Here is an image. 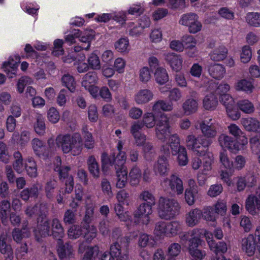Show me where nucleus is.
I'll return each mask as SVG.
<instances>
[{
	"instance_id": "22",
	"label": "nucleus",
	"mask_w": 260,
	"mask_h": 260,
	"mask_svg": "<svg viewBox=\"0 0 260 260\" xmlns=\"http://www.w3.org/2000/svg\"><path fill=\"white\" fill-rule=\"evenodd\" d=\"M212 119L208 118L200 123V127L203 135L207 138H214L217 134V127Z\"/></svg>"
},
{
	"instance_id": "43",
	"label": "nucleus",
	"mask_w": 260,
	"mask_h": 260,
	"mask_svg": "<svg viewBox=\"0 0 260 260\" xmlns=\"http://www.w3.org/2000/svg\"><path fill=\"white\" fill-rule=\"evenodd\" d=\"M228 49L224 46H220L211 52L210 56L211 59L216 61H219L224 59L228 54Z\"/></svg>"
},
{
	"instance_id": "23",
	"label": "nucleus",
	"mask_w": 260,
	"mask_h": 260,
	"mask_svg": "<svg viewBox=\"0 0 260 260\" xmlns=\"http://www.w3.org/2000/svg\"><path fill=\"white\" fill-rule=\"evenodd\" d=\"M30 139V133L28 131H22L20 136L18 132H14L10 143L13 146H19L20 148L22 149L25 147L29 142Z\"/></svg>"
},
{
	"instance_id": "10",
	"label": "nucleus",
	"mask_w": 260,
	"mask_h": 260,
	"mask_svg": "<svg viewBox=\"0 0 260 260\" xmlns=\"http://www.w3.org/2000/svg\"><path fill=\"white\" fill-rule=\"evenodd\" d=\"M14 157L15 160L13 167L16 172L20 173L25 170L29 177L35 178L37 176V165L33 157H28L24 162L22 155L19 151L14 153Z\"/></svg>"
},
{
	"instance_id": "31",
	"label": "nucleus",
	"mask_w": 260,
	"mask_h": 260,
	"mask_svg": "<svg viewBox=\"0 0 260 260\" xmlns=\"http://www.w3.org/2000/svg\"><path fill=\"white\" fill-rule=\"evenodd\" d=\"M230 89V86L225 83L219 85L215 90V93L219 96L220 102L225 106V108L228 106H230V101L228 99V96H231L229 94L227 93Z\"/></svg>"
},
{
	"instance_id": "48",
	"label": "nucleus",
	"mask_w": 260,
	"mask_h": 260,
	"mask_svg": "<svg viewBox=\"0 0 260 260\" xmlns=\"http://www.w3.org/2000/svg\"><path fill=\"white\" fill-rule=\"evenodd\" d=\"M85 35V30L84 31H81L79 29H74L70 34L64 37V39L67 43L71 45L76 43V39L78 38L80 41V38Z\"/></svg>"
},
{
	"instance_id": "19",
	"label": "nucleus",
	"mask_w": 260,
	"mask_h": 260,
	"mask_svg": "<svg viewBox=\"0 0 260 260\" xmlns=\"http://www.w3.org/2000/svg\"><path fill=\"white\" fill-rule=\"evenodd\" d=\"M246 210L251 215L257 214V211H260V186L256 191L255 196L250 195L248 197L245 202Z\"/></svg>"
},
{
	"instance_id": "53",
	"label": "nucleus",
	"mask_w": 260,
	"mask_h": 260,
	"mask_svg": "<svg viewBox=\"0 0 260 260\" xmlns=\"http://www.w3.org/2000/svg\"><path fill=\"white\" fill-rule=\"evenodd\" d=\"M121 204V203H118L115 205V212L121 221L126 222L130 220L131 216L128 212L124 211Z\"/></svg>"
},
{
	"instance_id": "62",
	"label": "nucleus",
	"mask_w": 260,
	"mask_h": 260,
	"mask_svg": "<svg viewBox=\"0 0 260 260\" xmlns=\"http://www.w3.org/2000/svg\"><path fill=\"white\" fill-rule=\"evenodd\" d=\"M140 199L145 202L143 204L154 206L155 204V199L154 196L149 191L144 190L140 194Z\"/></svg>"
},
{
	"instance_id": "27",
	"label": "nucleus",
	"mask_w": 260,
	"mask_h": 260,
	"mask_svg": "<svg viewBox=\"0 0 260 260\" xmlns=\"http://www.w3.org/2000/svg\"><path fill=\"white\" fill-rule=\"evenodd\" d=\"M241 123L246 131L260 134V121L254 117L243 118Z\"/></svg>"
},
{
	"instance_id": "14",
	"label": "nucleus",
	"mask_w": 260,
	"mask_h": 260,
	"mask_svg": "<svg viewBox=\"0 0 260 260\" xmlns=\"http://www.w3.org/2000/svg\"><path fill=\"white\" fill-rule=\"evenodd\" d=\"M153 206L142 203L135 211L134 222L137 224L147 225L150 221Z\"/></svg>"
},
{
	"instance_id": "54",
	"label": "nucleus",
	"mask_w": 260,
	"mask_h": 260,
	"mask_svg": "<svg viewBox=\"0 0 260 260\" xmlns=\"http://www.w3.org/2000/svg\"><path fill=\"white\" fill-rule=\"evenodd\" d=\"M30 232L28 228L24 227L22 230L15 229L13 232V237L16 242H19L22 239L30 236Z\"/></svg>"
},
{
	"instance_id": "5",
	"label": "nucleus",
	"mask_w": 260,
	"mask_h": 260,
	"mask_svg": "<svg viewBox=\"0 0 260 260\" xmlns=\"http://www.w3.org/2000/svg\"><path fill=\"white\" fill-rule=\"evenodd\" d=\"M173 108V105L171 103L163 100L157 101L152 107L153 112L155 114H158L160 117V119L156 123V135L158 139L162 141H165L169 136L171 130L169 119L166 114L162 112V111H170Z\"/></svg>"
},
{
	"instance_id": "59",
	"label": "nucleus",
	"mask_w": 260,
	"mask_h": 260,
	"mask_svg": "<svg viewBox=\"0 0 260 260\" xmlns=\"http://www.w3.org/2000/svg\"><path fill=\"white\" fill-rule=\"evenodd\" d=\"M197 229L201 231V238L202 236H204L210 249H213L215 248V241L213 239V235L212 233L204 229Z\"/></svg>"
},
{
	"instance_id": "49",
	"label": "nucleus",
	"mask_w": 260,
	"mask_h": 260,
	"mask_svg": "<svg viewBox=\"0 0 260 260\" xmlns=\"http://www.w3.org/2000/svg\"><path fill=\"white\" fill-rule=\"evenodd\" d=\"M237 105L239 109L246 114H251L255 110L253 103L248 100H240L238 102Z\"/></svg>"
},
{
	"instance_id": "50",
	"label": "nucleus",
	"mask_w": 260,
	"mask_h": 260,
	"mask_svg": "<svg viewBox=\"0 0 260 260\" xmlns=\"http://www.w3.org/2000/svg\"><path fill=\"white\" fill-rule=\"evenodd\" d=\"M41 189V185L39 184L34 185L30 189L26 188L23 190L21 192V197L24 200H27L29 197H36L38 194L39 188Z\"/></svg>"
},
{
	"instance_id": "28",
	"label": "nucleus",
	"mask_w": 260,
	"mask_h": 260,
	"mask_svg": "<svg viewBox=\"0 0 260 260\" xmlns=\"http://www.w3.org/2000/svg\"><path fill=\"white\" fill-rule=\"evenodd\" d=\"M170 145L166 144L162 146L161 148V151L168 156L170 153L169 147L172 150V153L173 155H175L177 152V150L178 149L180 144V139L178 136L177 134H174L171 135L169 139Z\"/></svg>"
},
{
	"instance_id": "47",
	"label": "nucleus",
	"mask_w": 260,
	"mask_h": 260,
	"mask_svg": "<svg viewBox=\"0 0 260 260\" xmlns=\"http://www.w3.org/2000/svg\"><path fill=\"white\" fill-rule=\"evenodd\" d=\"M87 165L90 173L95 178H98L100 175V168L98 163L93 156L89 157Z\"/></svg>"
},
{
	"instance_id": "39",
	"label": "nucleus",
	"mask_w": 260,
	"mask_h": 260,
	"mask_svg": "<svg viewBox=\"0 0 260 260\" xmlns=\"http://www.w3.org/2000/svg\"><path fill=\"white\" fill-rule=\"evenodd\" d=\"M198 190L196 188H187L185 190L184 199L189 206L193 205L198 198Z\"/></svg>"
},
{
	"instance_id": "29",
	"label": "nucleus",
	"mask_w": 260,
	"mask_h": 260,
	"mask_svg": "<svg viewBox=\"0 0 260 260\" xmlns=\"http://www.w3.org/2000/svg\"><path fill=\"white\" fill-rule=\"evenodd\" d=\"M9 237L7 234H3L0 237V251L5 255V260H12L13 252L10 245L7 244Z\"/></svg>"
},
{
	"instance_id": "56",
	"label": "nucleus",
	"mask_w": 260,
	"mask_h": 260,
	"mask_svg": "<svg viewBox=\"0 0 260 260\" xmlns=\"http://www.w3.org/2000/svg\"><path fill=\"white\" fill-rule=\"evenodd\" d=\"M61 81L63 85L71 92H73L75 91L76 82L73 76L69 74H66L62 77Z\"/></svg>"
},
{
	"instance_id": "7",
	"label": "nucleus",
	"mask_w": 260,
	"mask_h": 260,
	"mask_svg": "<svg viewBox=\"0 0 260 260\" xmlns=\"http://www.w3.org/2000/svg\"><path fill=\"white\" fill-rule=\"evenodd\" d=\"M180 206L177 200L168 197H161L158 202L157 212L159 217L170 220L178 215Z\"/></svg>"
},
{
	"instance_id": "24",
	"label": "nucleus",
	"mask_w": 260,
	"mask_h": 260,
	"mask_svg": "<svg viewBox=\"0 0 260 260\" xmlns=\"http://www.w3.org/2000/svg\"><path fill=\"white\" fill-rule=\"evenodd\" d=\"M57 251L59 257L61 260H69L73 258L75 255L72 245L69 243L63 244L61 240L58 241Z\"/></svg>"
},
{
	"instance_id": "1",
	"label": "nucleus",
	"mask_w": 260,
	"mask_h": 260,
	"mask_svg": "<svg viewBox=\"0 0 260 260\" xmlns=\"http://www.w3.org/2000/svg\"><path fill=\"white\" fill-rule=\"evenodd\" d=\"M124 143L119 140L117 144V149L118 153L115 157L114 155L111 158L106 153H103L101 156L102 170L106 173L112 167L115 165L116 174V187L123 188L125 187L127 182V168L124 164L126 159L125 152L122 151Z\"/></svg>"
},
{
	"instance_id": "13",
	"label": "nucleus",
	"mask_w": 260,
	"mask_h": 260,
	"mask_svg": "<svg viewBox=\"0 0 260 260\" xmlns=\"http://www.w3.org/2000/svg\"><path fill=\"white\" fill-rule=\"evenodd\" d=\"M135 143L137 146H143L144 156L148 161H152L156 155V153L152 144L149 142L145 143L146 136L140 133L133 135Z\"/></svg>"
},
{
	"instance_id": "25",
	"label": "nucleus",
	"mask_w": 260,
	"mask_h": 260,
	"mask_svg": "<svg viewBox=\"0 0 260 260\" xmlns=\"http://www.w3.org/2000/svg\"><path fill=\"white\" fill-rule=\"evenodd\" d=\"M241 249L248 256H252L256 249L255 238L252 234H249L243 238L241 242Z\"/></svg>"
},
{
	"instance_id": "45",
	"label": "nucleus",
	"mask_w": 260,
	"mask_h": 260,
	"mask_svg": "<svg viewBox=\"0 0 260 260\" xmlns=\"http://www.w3.org/2000/svg\"><path fill=\"white\" fill-rule=\"evenodd\" d=\"M116 50L121 53H128L130 50L129 40L126 37L118 39L114 44Z\"/></svg>"
},
{
	"instance_id": "16",
	"label": "nucleus",
	"mask_w": 260,
	"mask_h": 260,
	"mask_svg": "<svg viewBox=\"0 0 260 260\" xmlns=\"http://www.w3.org/2000/svg\"><path fill=\"white\" fill-rule=\"evenodd\" d=\"M98 78L93 72L88 73L83 78L82 86L89 91L93 98L99 96V88L95 85L98 83Z\"/></svg>"
},
{
	"instance_id": "4",
	"label": "nucleus",
	"mask_w": 260,
	"mask_h": 260,
	"mask_svg": "<svg viewBox=\"0 0 260 260\" xmlns=\"http://www.w3.org/2000/svg\"><path fill=\"white\" fill-rule=\"evenodd\" d=\"M227 129L229 134L236 139L226 134L220 135L218 140L220 147L234 153L244 150L248 144V139L241 128L236 124L232 123L228 126Z\"/></svg>"
},
{
	"instance_id": "6",
	"label": "nucleus",
	"mask_w": 260,
	"mask_h": 260,
	"mask_svg": "<svg viewBox=\"0 0 260 260\" xmlns=\"http://www.w3.org/2000/svg\"><path fill=\"white\" fill-rule=\"evenodd\" d=\"M38 208V206L33 207H28L25 211L26 214L29 216H31L35 214L39 215L40 216H45V213L47 212L46 205L40 204L39 211L37 210ZM42 220L40 223H39L40 221L38 220L37 229L34 230L35 236L38 241H40L41 237H45L51 234L49 223L43 217H42ZM39 220L40 219H39Z\"/></svg>"
},
{
	"instance_id": "9",
	"label": "nucleus",
	"mask_w": 260,
	"mask_h": 260,
	"mask_svg": "<svg viewBox=\"0 0 260 260\" xmlns=\"http://www.w3.org/2000/svg\"><path fill=\"white\" fill-rule=\"evenodd\" d=\"M95 36V32L92 29H85V35L81 37L80 39V42L82 43L81 46L77 45L74 47V52L70 53L67 56L63 57V61L67 63H71L73 61L78 60V61L84 60L85 56L84 54H82L79 56V58H75V55L76 53L81 51L82 50H88L91 46V41L93 40Z\"/></svg>"
},
{
	"instance_id": "42",
	"label": "nucleus",
	"mask_w": 260,
	"mask_h": 260,
	"mask_svg": "<svg viewBox=\"0 0 260 260\" xmlns=\"http://www.w3.org/2000/svg\"><path fill=\"white\" fill-rule=\"evenodd\" d=\"M167 236H174L182 230L181 223L177 220L167 223Z\"/></svg>"
},
{
	"instance_id": "58",
	"label": "nucleus",
	"mask_w": 260,
	"mask_h": 260,
	"mask_svg": "<svg viewBox=\"0 0 260 260\" xmlns=\"http://www.w3.org/2000/svg\"><path fill=\"white\" fill-rule=\"evenodd\" d=\"M36 118L37 122L34 126L35 132L39 135H43L45 131L44 118L41 114H38Z\"/></svg>"
},
{
	"instance_id": "57",
	"label": "nucleus",
	"mask_w": 260,
	"mask_h": 260,
	"mask_svg": "<svg viewBox=\"0 0 260 260\" xmlns=\"http://www.w3.org/2000/svg\"><path fill=\"white\" fill-rule=\"evenodd\" d=\"M208 70L211 76L215 79L222 78L225 73L223 66H209Z\"/></svg>"
},
{
	"instance_id": "51",
	"label": "nucleus",
	"mask_w": 260,
	"mask_h": 260,
	"mask_svg": "<svg viewBox=\"0 0 260 260\" xmlns=\"http://www.w3.org/2000/svg\"><path fill=\"white\" fill-rule=\"evenodd\" d=\"M175 155H177V161L180 166H185L188 162L186 149L183 146H179Z\"/></svg>"
},
{
	"instance_id": "52",
	"label": "nucleus",
	"mask_w": 260,
	"mask_h": 260,
	"mask_svg": "<svg viewBox=\"0 0 260 260\" xmlns=\"http://www.w3.org/2000/svg\"><path fill=\"white\" fill-rule=\"evenodd\" d=\"M142 177L141 170L137 167H134L129 173V183L132 185H137L140 182Z\"/></svg>"
},
{
	"instance_id": "44",
	"label": "nucleus",
	"mask_w": 260,
	"mask_h": 260,
	"mask_svg": "<svg viewBox=\"0 0 260 260\" xmlns=\"http://www.w3.org/2000/svg\"><path fill=\"white\" fill-rule=\"evenodd\" d=\"M84 139V146L88 149H92L94 147V140L91 133L88 131V126L84 125L82 129Z\"/></svg>"
},
{
	"instance_id": "35",
	"label": "nucleus",
	"mask_w": 260,
	"mask_h": 260,
	"mask_svg": "<svg viewBox=\"0 0 260 260\" xmlns=\"http://www.w3.org/2000/svg\"><path fill=\"white\" fill-rule=\"evenodd\" d=\"M154 70V77L159 84H164L169 80V76L166 70L161 66H152Z\"/></svg>"
},
{
	"instance_id": "46",
	"label": "nucleus",
	"mask_w": 260,
	"mask_h": 260,
	"mask_svg": "<svg viewBox=\"0 0 260 260\" xmlns=\"http://www.w3.org/2000/svg\"><path fill=\"white\" fill-rule=\"evenodd\" d=\"M10 203L7 200L2 201L0 204V215L4 224L8 222V217L10 214Z\"/></svg>"
},
{
	"instance_id": "15",
	"label": "nucleus",
	"mask_w": 260,
	"mask_h": 260,
	"mask_svg": "<svg viewBox=\"0 0 260 260\" xmlns=\"http://www.w3.org/2000/svg\"><path fill=\"white\" fill-rule=\"evenodd\" d=\"M94 205L91 203L87 205L86 214L84 219V222L86 225L84 228L85 230L84 238L88 242L91 241L96 235V229L95 226L88 225L91 221L93 214Z\"/></svg>"
},
{
	"instance_id": "38",
	"label": "nucleus",
	"mask_w": 260,
	"mask_h": 260,
	"mask_svg": "<svg viewBox=\"0 0 260 260\" xmlns=\"http://www.w3.org/2000/svg\"><path fill=\"white\" fill-rule=\"evenodd\" d=\"M160 117L158 114L152 112H146L144 114L143 118V123L147 128H152L155 126L156 122H158Z\"/></svg>"
},
{
	"instance_id": "61",
	"label": "nucleus",
	"mask_w": 260,
	"mask_h": 260,
	"mask_svg": "<svg viewBox=\"0 0 260 260\" xmlns=\"http://www.w3.org/2000/svg\"><path fill=\"white\" fill-rule=\"evenodd\" d=\"M22 10L29 15L37 14L39 6L36 3H23L21 5Z\"/></svg>"
},
{
	"instance_id": "41",
	"label": "nucleus",
	"mask_w": 260,
	"mask_h": 260,
	"mask_svg": "<svg viewBox=\"0 0 260 260\" xmlns=\"http://www.w3.org/2000/svg\"><path fill=\"white\" fill-rule=\"evenodd\" d=\"M246 22L250 26L260 27V12H249L245 16Z\"/></svg>"
},
{
	"instance_id": "33",
	"label": "nucleus",
	"mask_w": 260,
	"mask_h": 260,
	"mask_svg": "<svg viewBox=\"0 0 260 260\" xmlns=\"http://www.w3.org/2000/svg\"><path fill=\"white\" fill-rule=\"evenodd\" d=\"M218 105V100L215 94L210 91L207 93L203 100L204 108L207 110H214Z\"/></svg>"
},
{
	"instance_id": "60",
	"label": "nucleus",
	"mask_w": 260,
	"mask_h": 260,
	"mask_svg": "<svg viewBox=\"0 0 260 260\" xmlns=\"http://www.w3.org/2000/svg\"><path fill=\"white\" fill-rule=\"evenodd\" d=\"M252 57V52L250 47L248 45L244 46L241 49L240 59L243 63H248Z\"/></svg>"
},
{
	"instance_id": "37",
	"label": "nucleus",
	"mask_w": 260,
	"mask_h": 260,
	"mask_svg": "<svg viewBox=\"0 0 260 260\" xmlns=\"http://www.w3.org/2000/svg\"><path fill=\"white\" fill-rule=\"evenodd\" d=\"M237 90L244 91L247 93L252 92L254 86L251 80L241 79L238 81L235 85Z\"/></svg>"
},
{
	"instance_id": "32",
	"label": "nucleus",
	"mask_w": 260,
	"mask_h": 260,
	"mask_svg": "<svg viewBox=\"0 0 260 260\" xmlns=\"http://www.w3.org/2000/svg\"><path fill=\"white\" fill-rule=\"evenodd\" d=\"M24 51L27 55L35 57L36 59L37 63H47L49 61V57L44 54L39 55L38 53L34 49L30 44H27L25 45Z\"/></svg>"
},
{
	"instance_id": "55",
	"label": "nucleus",
	"mask_w": 260,
	"mask_h": 260,
	"mask_svg": "<svg viewBox=\"0 0 260 260\" xmlns=\"http://www.w3.org/2000/svg\"><path fill=\"white\" fill-rule=\"evenodd\" d=\"M198 15L194 13H188L183 14L180 18L179 23V24L189 27L190 24L195 21Z\"/></svg>"
},
{
	"instance_id": "63",
	"label": "nucleus",
	"mask_w": 260,
	"mask_h": 260,
	"mask_svg": "<svg viewBox=\"0 0 260 260\" xmlns=\"http://www.w3.org/2000/svg\"><path fill=\"white\" fill-rule=\"evenodd\" d=\"M167 223L164 221L157 222L154 230V235L159 237L167 236Z\"/></svg>"
},
{
	"instance_id": "21",
	"label": "nucleus",
	"mask_w": 260,
	"mask_h": 260,
	"mask_svg": "<svg viewBox=\"0 0 260 260\" xmlns=\"http://www.w3.org/2000/svg\"><path fill=\"white\" fill-rule=\"evenodd\" d=\"M31 145L35 154L44 159L47 158L50 153L54 151H51L49 147L46 149L44 143L37 138H35L32 140Z\"/></svg>"
},
{
	"instance_id": "34",
	"label": "nucleus",
	"mask_w": 260,
	"mask_h": 260,
	"mask_svg": "<svg viewBox=\"0 0 260 260\" xmlns=\"http://www.w3.org/2000/svg\"><path fill=\"white\" fill-rule=\"evenodd\" d=\"M51 234L54 239L60 241L64 236V230L58 219H53L51 221Z\"/></svg>"
},
{
	"instance_id": "26",
	"label": "nucleus",
	"mask_w": 260,
	"mask_h": 260,
	"mask_svg": "<svg viewBox=\"0 0 260 260\" xmlns=\"http://www.w3.org/2000/svg\"><path fill=\"white\" fill-rule=\"evenodd\" d=\"M169 165L168 158L165 156H160L153 166V171L156 175L165 176L169 171Z\"/></svg>"
},
{
	"instance_id": "18",
	"label": "nucleus",
	"mask_w": 260,
	"mask_h": 260,
	"mask_svg": "<svg viewBox=\"0 0 260 260\" xmlns=\"http://www.w3.org/2000/svg\"><path fill=\"white\" fill-rule=\"evenodd\" d=\"M56 166L54 169L55 171H58L59 174V176L61 179H66L65 185L66 189L65 193H70L73 189V178L71 176L68 175V172L70 170L68 167L60 168L61 159L60 157H57L56 159Z\"/></svg>"
},
{
	"instance_id": "36",
	"label": "nucleus",
	"mask_w": 260,
	"mask_h": 260,
	"mask_svg": "<svg viewBox=\"0 0 260 260\" xmlns=\"http://www.w3.org/2000/svg\"><path fill=\"white\" fill-rule=\"evenodd\" d=\"M185 115H189L195 113L198 109V101L193 98L187 99L182 105Z\"/></svg>"
},
{
	"instance_id": "40",
	"label": "nucleus",
	"mask_w": 260,
	"mask_h": 260,
	"mask_svg": "<svg viewBox=\"0 0 260 260\" xmlns=\"http://www.w3.org/2000/svg\"><path fill=\"white\" fill-rule=\"evenodd\" d=\"M228 99L230 101V106H228L226 111L228 116L233 120H238L240 117V113L236 109L235 105V102L232 96L227 95Z\"/></svg>"
},
{
	"instance_id": "2",
	"label": "nucleus",
	"mask_w": 260,
	"mask_h": 260,
	"mask_svg": "<svg viewBox=\"0 0 260 260\" xmlns=\"http://www.w3.org/2000/svg\"><path fill=\"white\" fill-rule=\"evenodd\" d=\"M212 141L204 138L203 137L196 138L190 135L186 139V146L199 156H204L203 169V173L210 175L212 170V165L214 163V157L211 152L208 151V147L211 144Z\"/></svg>"
},
{
	"instance_id": "20",
	"label": "nucleus",
	"mask_w": 260,
	"mask_h": 260,
	"mask_svg": "<svg viewBox=\"0 0 260 260\" xmlns=\"http://www.w3.org/2000/svg\"><path fill=\"white\" fill-rule=\"evenodd\" d=\"M204 208L202 210L196 208L191 209L185 216V222L187 226L193 227L197 225L202 217L204 219Z\"/></svg>"
},
{
	"instance_id": "12",
	"label": "nucleus",
	"mask_w": 260,
	"mask_h": 260,
	"mask_svg": "<svg viewBox=\"0 0 260 260\" xmlns=\"http://www.w3.org/2000/svg\"><path fill=\"white\" fill-rule=\"evenodd\" d=\"M219 159L221 168H224L229 170V171L226 170H221V179L223 181L225 182L228 186H232L234 184L231 179V176L232 175L231 170L233 168V162L229 157L227 152L225 151L220 153Z\"/></svg>"
},
{
	"instance_id": "11",
	"label": "nucleus",
	"mask_w": 260,
	"mask_h": 260,
	"mask_svg": "<svg viewBox=\"0 0 260 260\" xmlns=\"http://www.w3.org/2000/svg\"><path fill=\"white\" fill-rule=\"evenodd\" d=\"M226 211V202L223 200L219 199L213 206L204 207V220L215 222L218 215L223 216Z\"/></svg>"
},
{
	"instance_id": "30",
	"label": "nucleus",
	"mask_w": 260,
	"mask_h": 260,
	"mask_svg": "<svg viewBox=\"0 0 260 260\" xmlns=\"http://www.w3.org/2000/svg\"><path fill=\"white\" fill-rule=\"evenodd\" d=\"M153 96L152 91L148 89H140L134 96V101L138 105L147 103L152 100Z\"/></svg>"
},
{
	"instance_id": "3",
	"label": "nucleus",
	"mask_w": 260,
	"mask_h": 260,
	"mask_svg": "<svg viewBox=\"0 0 260 260\" xmlns=\"http://www.w3.org/2000/svg\"><path fill=\"white\" fill-rule=\"evenodd\" d=\"M82 146V139L78 133L73 135L60 134L55 140L51 138L48 140V146L51 151H54L58 148L64 153H70L74 156L80 153Z\"/></svg>"
},
{
	"instance_id": "17",
	"label": "nucleus",
	"mask_w": 260,
	"mask_h": 260,
	"mask_svg": "<svg viewBox=\"0 0 260 260\" xmlns=\"http://www.w3.org/2000/svg\"><path fill=\"white\" fill-rule=\"evenodd\" d=\"M161 185L164 187L169 188L177 195L181 194L184 190L182 180L175 175H172L169 179H165L161 182Z\"/></svg>"
},
{
	"instance_id": "8",
	"label": "nucleus",
	"mask_w": 260,
	"mask_h": 260,
	"mask_svg": "<svg viewBox=\"0 0 260 260\" xmlns=\"http://www.w3.org/2000/svg\"><path fill=\"white\" fill-rule=\"evenodd\" d=\"M201 231L197 229H193L189 231L187 235L181 237L182 242L188 241V251L190 254L195 258L202 259L206 255V252L202 251L198 248L201 244L202 240L201 239Z\"/></svg>"
},
{
	"instance_id": "64",
	"label": "nucleus",
	"mask_w": 260,
	"mask_h": 260,
	"mask_svg": "<svg viewBox=\"0 0 260 260\" xmlns=\"http://www.w3.org/2000/svg\"><path fill=\"white\" fill-rule=\"evenodd\" d=\"M181 41L184 45V48L192 49L195 47L197 44V40L194 37L189 35L183 36Z\"/></svg>"
}]
</instances>
